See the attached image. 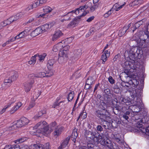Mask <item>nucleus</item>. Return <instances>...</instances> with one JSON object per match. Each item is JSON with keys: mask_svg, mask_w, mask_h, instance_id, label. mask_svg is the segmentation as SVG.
<instances>
[{"mask_svg": "<svg viewBox=\"0 0 149 149\" xmlns=\"http://www.w3.org/2000/svg\"><path fill=\"white\" fill-rule=\"evenodd\" d=\"M129 60L124 63L126 68H131L132 65H133L138 59H140L143 54V52L140 49L137 47H133L131 48L129 52Z\"/></svg>", "mask_w": 149, "mask_h": 149, "instance_id": "1", "label": "nucleus"}, {"mask_svg": "<svg viewBox=\"0 0 149 149\" xmlns=\"http://www.w3.org/2000/svg\"><path fill=\"white\" fill-rule=\"evenodd\" d=\"M106 107V103L103 101H100V104L96 105L97 108L95 109L94 113L95 116L99 118L102 122H105V123L108 125L109 124V123L106 120H108L109 116L106 114L107 112Z\"/></svg>", "mask_w": 149, "mask_h": 149, "instance_id": "2", "label": "nucleus"}, {"mask_svg": "<svg viewBox=\"0 0 149 149\" xmlns=\"http://www.w3.org/2000/svg\"><path fill=\"white\" fill-rule=\"evenodd\" d=\"M143 36L145 38L147 37L146 39L143 40H140L139 43H138V46L139 47H137L141 50V48H143V50L146 51V52L147 53L149 52V31L147 30L144 32V34Z\"/></svg>", "mask_w": 149, "mask_h": 149, "instance_id": "3", "label": "nucleus"}, {"mask_svg": "<svg viewBox=\"0 0 149 149\" xmlns=\"http://www.w3.org/2000/svg\"><path fill=\"white\" fill-rule=\"evenodd\" d=\"M33 128L37 129L36 132L38 133H49L48 132V127L47 123L45 121H41L37 123Z\"/></svg>", "mask_w": 149, "mask_h": 149, "instance_id": "4", "label": "nucleus"}, {"mask_svg": "<svg viewBox=\"0 0 149 149\" xmlns=\"http://www.w3.org/2000/svg\"><path fill=\"white\" fill-rule=\"evenodd\" d=\"M18 75L17 72L11 70L8 72L7 76L4 80V84L6 85L7 83H10L15 80L18 77Z\"/></svg>", "mask_w": 149, "mask_h": 149, "instance_id": "5", "label": "nucleus"}, {"mask_svg": "<svg viewBox=\"0 0 149 149\" xmlns=\"http://www.w3.org/2000/svg\"><path fill=\"white\" fill-rule=\"evenodd\" d=\"M73 39V38L72 37H70L65 40V41H63L61 42H59L57 44L55 45L53 48V51L56 52L58 51H60L63 49V43H64L65 42H66V44L69 43H70L72 41Z\"/></svg>", "mask_w": 149, "mask_h": 149, "instance_id": "6", "label": "nucleus"}, {"mask_svg": "<svg viewBox=\"0 0 149 149\" xmlns=\"http://www.w3.org/2000/svg\"><path fill=\"white\" fill-rule=\"evenodd\" d=\"M88 13V11H84L81 15L75 17L73 21L68 25L67 27L70 28L74 27L75 25L79 22L81 17L86 15Z\"/></svg>", "mask_w": 149, "mask_h": 149, "instance_id": "7", "label": "nucleus"}, {"mask_svg": "<svg viewBox=\"0 0 149 149\" xmlns=\"http://www.w3.org/2000/svg\"><path fill=\"white\" fill-rule=\"evenodd\" d=\"M103 138H104V136H101L97 132H93L87 137V138L90 139V140H91L95 142L100 141V140L102 139Z\"/></svg>", "mask_w": 149, "mask_h": 149, "instance_id": "8", "label": "nucleus"}, {"mask_svg": "<svg viewBox=\"0 0 149 149\" xmlns=\"http://www.w3.org/2000/svg\"><path fill=\"white\" fill-rule=\"evenodd\" d=\"M59 57L58 59V62L60 63H62L68 59L67 51H60L59 53Z\"/></svg>", "mask_w": 149, "mask_h": 149, "instance_id": "9", "label": "nucleus"}, {"mask_svg": "<svg viewBox=\"0 0 149 149\" xmlns=\"http://www.w3.org/2000/svg\"><path fill=\"white\" fill-rule=\"evenodd\" d=\"M30 147L31 149H49V144L48 143L44 145L39 143L33 144Z\"/></svg>", "mask_w": 149, "mask_h": 149, "instance_id": "10", "label": "nucleus"}, {"mask_svg": "<svg viewBox=\"0 0 149 149\" xmlns=\"http://www.w3.org/2000/svg\"><path fill=\"white\" fill-rule=\"evenodd\" d=\"M100 141L101 144L105 146L106 148L109 149H114L111 142L109 139H107L106 140L104 139Z\"/></svg>", "mask_w": 149, "mask_h": 149, "instance_id": "11", "label": "nucleus"}, {"mask_svg": "<svg viewBox=\"0 0 149 149\" xmlns=\"http://www.w3.org/2000/svg\"><path fill=\"white\" fill-rule=\"evenodd\" d=\"M143 123L141 120L140 121L137 123L136 126L138 128L140 129V131L142 132L145 133L146 134L149 136V126L147 127L146 129L143 127Z\"/></svg>", "mask_w": 149, "mask_h": 149, "instance_id": "12", "label": "nucleus"}, {"mask_svg": "<svg viewBox=\"0 0 149 149\" xmlns=\"http://www.w3.org/2000/svg\"><path fill=\"white\" fill-rule=\"evenodd\" d=\"M64 130L63 127L57 126L54 128V131L53 133V135L55 137H57L61 134Z\"/></svg>", "mask_w": 149, "mask_h": 149, "instance_id": "13", "label": "nucleus"}, {"mask_svg": "<svg viewBox=\"0 0 149 149\" xmlns=\"http://www.w3.org/2000/svg\"><path fill=\"white\" fill-rule=\"evenodd\" d=\"M142 101L140 100L139 102L137 101L136 105H133L132 107V109H134V112H138L141 110L139 107L142 105Z\"/></svg>", "mask_w": 149, "mask_h": 149, "instance_id": "14", "label": "nucleus"}, {"mask_svg": "<svg viewBox=\"0 0 149 149\" xmlns=\"http://www.w3.org/2000/svg\"><path fill=\"white\" fill-rule=\"evenodd\" d=\"M22 123L20 118L19 120L14 122L13 125L11 127L12 130L16 129L17 127H23Z\"/></svg>", "mask_w": 149, "mask_h": 149, "instance_id": "15", "label": "nucleus"}, {"mask_svg": "<svg viewBox=\"0 0 149 149\" xmlns=\"http://www.w3.org/2000/svg\"><path fill=\"white\" fill-rule=\"evenodd\" d=\"M110 54V53L109 51L108 50H106L104 51V53L101 56V60L103 61L102 63L104 64L105 61H107V58L109 57Z\"/></svg>", "mask_w": 149, "mask_h": 149, "instance_id": "16", "label": "nucleus"}, {"mask_svg": "<svg viewBox=\"0 0 149 149\" xmlns=\"http://www.w3.org/2000/svg\"><path fill=\"white\" fill-rule=\"evenodd\" d=\"M63 34V33L60 30H58L56 31L52 36V40L53 41H55L62 36Z\"/></svg>", "mask_w": 149, "mask_h": 149, "instance_id": "17", "label": "nucleus"}, {"mask_svg": "<svg viewBox=\"0 0 149 149\" xmlns=\"http://www.w3.org/2000/svg\"><path fill=\"white\" fill-rule=\"evenodd\" d=\"M42 30L40 27L37 28L35 30L33 31L31 33V36L33 37H34L42 33Z\"/></svg>", "mask_w": 149, "mask_h": 149, "instance_id": "18", "label": "nucleus"}, {"mask_svg": "<svg viewBox=\"0 0 149 149\" xmlns=\"http://www.w3.org/2000/svg\"><path fill=\"white\" fill-rule=\"evenodd\" d=\"M82 52L81 49H80L75 50L74 52V55L72 56L74 59H76L79 57L82 54Z\"/></svg>", "mask_w": 149, "mask_h": 149, "instance_id": "19", "label": "nucleus"}, {"mask_svg": "<svg viewBox=\"0 0 149 149\" xmlns=\"http://www.w3.org/2000/svg\"><path fill=\"white\" fill-rule=\"evenodd\" d=\"M78 136V133L77 130H74L73 131L71 139L74 142V145H75V143L77 141V136Z\"/></svg>", "mask_w": 149, "mask_h": 149, "instance_id": "20", "label": "nucleus"}, {"mask_svg": "<svg viewBox=\"0 0 149 149\" xmlns=\"http://www.w3.org/2000/svg\"><path fill=\"white\" fill-rule=\"evenodd\" d=\"M70 137L69 136L66 138L65 140H64L61 144V145L59 146V148H65L67 146L69 141L70 139Z\"/></svg>", "mask_w": 149, "mask_h": 149, "instance_id": "21", "label": "nucleus"}, {"mask_svg": "<svg viewBox=\"0 0 149 149\" xmlns=\"http://www.w3.org/2000/svg\"><path fill=\"white\" fill-rule=\"evenodd\" d=\"M34 81L33 79H30L28 82L27 84L24 86L25 87V90L26 92H28L30 90L32 85L33 84Z\"/></svg>", "mask_w": 149, "mask_h": 149, "instance_id": "22", "label": "nucleus"}, {"mask_svg": "<svg viewBox=\"0 0 149 149\" xmlns=\"http://www.w3.org/2000/svg\"><path fill=\"white\" fill-rule=\"evenodd\" d=\"M22 13H17L15 15L12 16L10 17V19L12 20V22H13L19 19L22 16Z\"/></svg>", "mask_w": 149, "mask_h": 149, "instance_id": "23", "label": "nucleus"}, {"mask_svg": "<svg viewBox=\"0 0 149 149\" xmlns=\"http://www.w3.org/2000/svg\"><path fill=\"white\" fill-rule=\"evenodd\" d=\"M22 105L20 102L17 103L15 106L13 108V109L10 110V113L11 114L13 113L18 109Z\"/></svg>", "mask_w": 149, "mask_h": 149, "instance_id": "24", "label": "nucleus"}, {"mask_svg": "<svg viewBox=\"0 0 149 149\" xmlns=\"http://www.w3.org/2000/svg\"><path fill=\"white\" fill-rule=\"evenodd\" d=\"M71 15L68 14V13L66 14L61 16L62 17H63V18L61 20V21L63 22L65 21L70 20L71 19Z\"/></svg>", "mask_w": 149, "mask_h": 149, "instance_id": "25", "label": "nucleus"}, {"mask_svg": "<svg viewBox=\"0 0 149 149\" xmlns=\"http://www.w3.org/2000/svg\"><path fill=\"white\" fill-rule=\"evenodd\" d=\"M55 63V61L54 59L49 60L47 64V68L49 70H51L53 67L54 64Z\"/></svg>", "mask_w": 149, "mask_h": 149, "instance_id": "26", "label": "nucleus"}, {"mask_svg": "<svg viewBox=\"0 0 149 149\" xmlns=\"http://www.w3.org/2000/svg\"><path fill=\"white\" fill-rule=\"evenodd\" d=\"M40 27L41 29V30L42 31V33L46 32L48 30L50 29L49 25L48 24H46L40 26Z\"/></svg>", "mask_w": 149, "mask_h": 149, "instance_id": "27", "label": "nucleus"}, {"mask_svg": "<svg viewBox=\"0 0 149 149\" xmlns=\"http://www.w3.org/2000/svg\"><path fill=\"white\" fill-rule=\"evenodd\" d=\"M94 144L92 143H88L87 146H83L79 147V149H92Z\"/></svg>", "mask_w": 149, "mask_h": 149, "instance_id": "28", "label": "nucleus"}, {"mask_svg": "<svg viewBox=\"0 0 149 149\" xmlns=\"http://www.w3.org/2000/svg\"><path fill=\"white\" fill-rule=\"evenodd\" d=\"M112 137L113 139L119 143H122L123 141L120 139L119 138V134H113Z\"/></svg>", "mask_w": 149, "mask_h": 149, "instance_id": "29", "label": "nucleus"}, {"mask_svg": "<svg viewBox=\"0 0 149 149\" xmlns=\"http://www.w3.org/2000/svg\"><path fill=\"white\" fill-rule=\"evenodd\" d=\"M91 3L90 2L88 3L85 4L84 6H80L79 8V10L80 11V10H85L90 7V6L91 5Z\"/></svg>", "mask_w": 149, "mask_h": 149, "instance_id": "30", "label": "nucleus"}, {"mask_svg": "<svg viewBox=\"0 0 149 149\" xmlns=\"http://www.w3.org/2000/svg\"><path fill=\"white\" fill-rule=\"evenodd\" d=\"M131 101L130 99H125V98H121L119 102L122 103V104L125 103L126 105H128V104H129V103H130Z\"/></svg>", "mask_w": 149, "mask_h": 149, "instance_id": "31", "label": "nucleus"}, {"mask_svg": "<svg viewBox=\"0 0 149 149\" xmlns=\"http://www.w3.org/2000/svg\"><path fill=\"white\" fill-rule=\"evenodd\" d=\"M52 10L51 7L48 6H45L43 9V11L45 14L51 12Z\"/></svg>", "mask_w": 149, "mask_h": 149, "instance_id": "32", "label": "nucleus"}, {"mask_svg": "<svg viewBox=\"0 0 149 149\" xmlns=\"http://www.w3.org/2000/svg\"><path fill=\"white\" fill-rule=\"evenodd\" d=\"M20 119L23 126L26 125L28 123L29 121L26 118L23 117L21 118Z\"/></svg>", "mask_w": 149, "mask_h": 149, "instance_id": "33", "label": "nucleus"}, {"mask_svg": "<svg viewBox=\"0 0 149 149\" xmlns=\"http://www.w3.org/2000/svg\"><path fill=\"white\" fill-rule=\"evenodd\" d=\"M113 10L111 8L107 12L105 13L103 15V17L104 18H107L109 17L110 15L112 14V13H113Z\"/></svg>", "mask_w": 149, "mask_h": 149, "instance_id": "34", "label": "nucleus"}, {"mask_svg": "<svg viewBox=\"0 0 149 149\" xmlns=\"http://www.w3.org/2000/svg\"><path fill=\"white\" fill-rule=\"evenodd\" d=\"M130 116V112L129 111H126L123 115V117L127 120L129 119V117Z\"/></svg>", "mask_w": 149, "mask_h": 149, "instance_id": "35", "label": "nucleus"}, {"mask_svg": "<svg viewBox=\"0 0 149 149\" xmlns=\"http://www.w3.org/2000/svg\"><path fill=\"white\" fill-rule=\"evenodd\" d=\"M74 92L73 91H71L69 93L68 95V96L67 97V99L68 101H70L73 99L74 97Z\"/></svg>", "mask_w": 149, "mask_h": 149, "instance_id": "36", "label": "nucleus"}, {"mask_svg": "<svg viewBox=\"0 0 149 149\" xmlns=\"http://www.w3.org/2000/svg\"><path fill=\"white\" fill-rule=\"evenodd\" d=\"M45 53H43L42 55H39L37 54V57L38 58V60L40 61H42L44 60L45 56H46Z\"/></svg>", "mask_w": 149, "mask_h": 149, "instance_id": "37", "label": "nucleus"}, {"mask_svg": "<svg viewBox=\"0 0 149 149\" xmlns=\"http://www.w3.org/2000/svg\"><path fill=\"white\" fill-rule=\"evenodd\" d=\"M16 101V98L15 97H13L10 100L8 103L7 104V106H8V107H10L11 105H12L13 103H14Z\"/></svg>", "mask_w": 149, "mask_h": 149, "instance_id": "38", "label": "nucleus"}, {"mask_svg": "<svg viewBox=\"0 0 149 149\" xmlns=\"http://www.w3.org/2000/svg\"><path fill=\"white\" fill-rule=\"evenodd\" d=\"M79 10L78 8L76 9L75 10H72L70 12H68V14H70L71 16L72 15V14L74 13L76 15L78 14L79 13Z\"/></svg>", "mask_w": 149, "mask_h": 149, "instance_id": "39", "label": "nucleus"}, {"mask_svg": "<svg viewBox=\"0 0 149 149\" xmlns=\"http://www.w3.org/2000/svg\"><path fill=\"white\" fill-rule=\"evenodd\" d=\"M98 7V6L97 4H94L93 5H92L91 4V5L90 6V7H89V8H90L91 11V12H93Z\"/></svg>", "mask_w": 149, "mask_h": 149, "instance_id": "40", "label": "nucleus"}, {"mask_svg": "<svg viewBox=\"0 0 149 149\" xmlns=\"http://www.w3.org/2000/svg\"><path fill=\"white\" fill-rule=\"evenodd\" d=\"M26 140L25 138H21L15 141V143L17 144L22 143Z\"/></svg>", "mask_w": 149, "mask_h": 149, "instance_id": "41", "label": "nucleus"}, {"mask_svg": "<svg viewBox=\"0 0 149 149\" xmlns=\"http://www.w3.org/2000/svg\"><path fill=\"white\" fill-rule=\"evenodd\" d=\"M127 26H124L123 29L120 30L119 33H121V35H124L125 33L127 31Z\"/></svg>", "mask_w": 149, "mask_h": 149, "instance_id": "42", "label": "nucleus"}, {"mask_svg": "<svg viewBox=\"0 0 149 149\" xmlns=\"http://www.w3.org/2000/svg\"><path fill=\"white\" fill-rule=\"evenodd\" d=\"M93 80L92 78L91 77H89L87 80L86 83V84L89 85H91L92 84Z\"/></svg>", "mask_w": 149, "mask_h": 149, "instance_id": "43", "label": "nucleus"}, {"mask_svg": "<svg viewBox=\"0 0 149 149\" xmlns=\"http://www.w3.org/2000/svg\"><path fill=\"white\" fill-rule=\"evenodd\" d=\"M46 74L45 72H40L38 73V74L36 75V77L37 78L39 77H45Z\"/></svg>", "mask_w": 149, "mask_h": 149, "instance_id": "44", "label": "nucleus"}, {"mask_svg": "<svg viewBox=\"0 0 149 149\" xmlns=\"http://www.w3.org/2000/svg\"><path fill=\"white\" fill-rule=\"evenodd\" d=\"M94 29L93 28H92L89 30L87 34L86 35V36L88 37L92 34H93L94 33Z\"/></svg>", "mask_w": 149, "mask_h": 149, "instance_id": "45", "label": "nucleus"}, {"mask_svg": "<svg viewBox=\"0 0 149 149\" xmlns=\"http://www.w3.org/2000/svg\"><path fill=\"white\" fill-rule=\"evenodd\" d=\"M27 33L28 32L26 30H25L24 31L19 33V34L20 36V37L22 38L24 37Z\"/></svg>", "mask_w": 149, "mask_h": 149, "instance_id": "46", "label": "nucleus"}, {"mask_svg": "<svg viewBox=\"0 0 149 149\" xmlns=\"http://www.w3.org/2000/svg\"><path fill=\"white\" fill-rule=\"evenodd\" d=\"M130 95L132 98H135L136 97L137 98V93L136 91H133L132 92H131L130 93Z\"/></svg>", "mask_w": 149, "mask_h": 149, "instance_id": "47", "label": "nucleus"}, {"mask_svg": "<svg viewBox=\"0 0 149 149\" xmlns=\"http://www.w3.org/2000/svg\"><path fill=\"white\" fill-rule=\"evenodd\" d=\"M120 57V55L119 54H118L117 55H116L114 57L113 60L114 62L119 61Z\"/></svg>", "mask_w": 149, "mask_h": 149, "instance_id": "48", "label": "nucleus"}, {"mask_svg": "<svg viewBox=\"0 0 149 149\" xmlns=\"http://www.w3.org/2000/svg\"><path fill=\"white\" fill-rule=\"evenodd\" d=\"M47 1V0H38L37 1L39 6H41L42 5L45 4Z\"/></svg>", "mask_w": 149, "mask_h": 149, "instance_id": "49", "label": "nucleus"}, {"mask_svg": "<svg viewBox=\"0 0 149 149\" xmlns=\"http://www.w3.org/2000/svg\"><path fill=\"white\" fill-rule=\"evenodd\" d=\"M109 82L111 84H113L115 83L114 79L112 77L110 76L108 79Z\"/></svg>", "mask_w": 149, "mask_h": 149, "instance_id": "50", "label": "nucleus"}, {"mask_svg": "<svg viewBox=\"0 0 149 149\" xmlns=\"http://www.w3.org/2000/svg\"><path fill=\"white\" fill-rule=\"evenodd\" d=\"M139 4L138 0H135L132 3H130L129 4L130 6H133L135 5H138Z\"/></svg>", "mask_w": 149, "mask_h": 149, "instance_id": "51", "label": "nucleus"}, {"mask_svg": "<svg viewBox=\"0 0 149 149\" xmlns=\"http://www.w3.org/2000/svg\"><path fill=\"white\" fill-rule=\"evenodd\" d=\"M119 6V5L118 3H116L113 6L111 9L113 11H114V10H115L116 11H118V10L117 9H118Z\"/></svg>", "mask_w": 149, "mask_h": 149, "instance_id": "52", "label": "nucleus"}, {"mask_svg": "<svg viewBox=\"0 0 149 149\" xmlns=\"http://www.w3.org/2000/svg\"><path fill=\"white\" fill-rule=\"evenodd\" d=\"M57 124L55 121H54L51 123L49 125V126L51 128L56 127H55L56 126Z\"/></svg>", "mask_w": 149, "mask_h": 149, "instance_id": "53", "label": "nucleus"}, {"mask_svg": "<svg viewBox=\"0 0 149 149\" xmlns=\"http://www.w3.org/2000/svg\"><path fill=\"white\" fill-rule=\"evenodd\" d=\"M47 17V15H46L45 13L43 14L39 13L38 14V15L37 16V17L38 18H39L40 17H43V18H45Z\"/></svg>", "mask_w": 149, "mask_h": 149, "instance_id": "54", "label": "nucleus"}, {"mask_svg": "<svg viewBox=\"0 0 149 149\" xmlns=\"http://www.w3.org/2000/svg\"><path fill=\"white\" fill-rule=\"evenodd\" d=\"M45 76L47 77H50L53 74V73L51 71H50L48 72L45 73Z\"/></svg>", "mask_w": 149, "mask_h": 149, "instance_id": "55", "label": "nucleus"}, {"mask_svg": "<svg viewBox=\"0 0 149 149\" xmlns=\"http://www.w3.org/2000/svg\"><path fill=\"white\" fill-rule=\"evenodd\" d=\"M46 113V111L45 110L40 111L38 113V117H40L43 114Z\"/></svg>", "mask_w": 149, "mask_h": 149, "instance_id": "56", "label": "nucleus"}, {"mask_svg": "<svg viewBox=\"0 0 149 149\" xmlns=\"http://www.w3.org/2000/svg\"><path fill=\"white\" fill-rule=\"evenodd\" d=\"M8 106H7L6 105L4 107V108L2 109L1 111H0V113L1 114H2L5 111H6V109L8 108Z\"/></svg>", "mask_w": 149, "mask_h": 149, "instance_id": "57", "label": "nucleus"}, {"mask_svg": "<svg viewBox=\"0 0 149 149\" xmlns=\"http://www.w3.org/2000/svg\"><path fill=\"white\" fill-rule=\"evenodd\" d=\"M81 118L83 119L86 118L87 117L86 113V112H83L81 113Z\"/></svg>", "mask_w": 149, "mask_h": 149, "instance_id": "58", "label": "nucleus"}, {"mask_svg": "<svg viewBox=\"0 0 149 149\" xmlns=\"http://www.w3.org/2000/svg\"><path fill=\"white\" fill-rule=\"evenodd\" d=\"M97 130L98 132H101L102 131L103 128L100 125H98L96 127Z\"/></svg>", "mask_w": 149, "mask_h": 149, "instance_id": "59", "label": "nucleus"}, {"mask_svg": "<svg viewBox=\"0 0 149 149\" xmlns=\"http://www.w3.org/2000/svg\"><path fill=\"white\" fill-rule=\"evenodd\" d=\"M13 147L11 145H7L5 146L4 149H13Z\"/></svg>", "mask_w": 149, "mask_h": 149, "instance_id": "60", "label": "nucleus"}, {"mask_svg": "<svg viewBox=\"0 0 149 149\" xmlns=\"http://www.w3.org/2000/svg\"><path fill=\"white\" fill-rule=\"evenodd\" d=\"M33 8H36L38 6H39L37 1L36 2H33L31 3Z\"/></svg>", "mask_w": 149, "mask_h": 149, "instance_id": "61", "label": "nucleus"}, {"mask_svg": "<svg viewBox=\"0 0 149 149\" xmlns=\"http://www.w3.org/2000/svg\"><path fill=\"white\" fill-rule=\"evenodd\" d=\"M37 56V54L35 55L34 56H32L30 60V61H32L34 63H35L36 60V58Z\"/></svg>", "mask_w": 149, "mask_h": 149, "instance_id": "62", "label": "nucleus"}, {"mask_svg": "<svg viewBox=\"0 0 149 149\" xmlns=\"http://www.w3.org/2000/svg\"><path fill=\"white\" fill-rule=\"evenodd\" d=\"M104 93L107 95H109L110 94V90L109 88H106L104 90Z\"/></svg>", "mask_w": 149, "mask_h": 149, "instance_id": "63", "label": "nucleus"}, {"mask_svg": "<svg viewBox=\"0 0 149 149\" xmlns=\"http://www.w3.org/2000/svg\"><path fill=\"white\" fill-rule=\"evenodd\" d=\"M63 49H64L63 51H67L70 48V46L68 45H63Z\"/></svg>", "mask_w": 149, "mask_h": 149, "instance_id": "64", "label": "nucleus"}]
</instances>
